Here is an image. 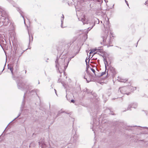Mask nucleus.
<instances>
[{
	"label": "nucleus",
	"instance_id": "2eb2a0df",
	"mask_svg": "<svg viewBox=\"0 0 148 148\" xmlns=\"http://www.w3.org/2000/svg\"><path fill=\"white\" fill-rule=\"evenodd\" d=\"M17 10L20 13V14H21V16H22V17H23V18H24V16H23L22 15V14H23V12H22L20 10V9L18 8L17 9Z\"/></svg>",
	"mask_w": 148,
	"mask_h": 148
},
{
	"label": "nucleus",
	"instance_id": "393cba45",
	"mask_svg": "<svg viewBox=\"0 0 148 148\" xmlns=\"http://www.w3.org/2000/svg\"><path fill=\"white\" fill-rule=\"evenodd\" d=\"M97 0L98 2H99V3L100 4L102 3V0Z\"/></svg>",
	"mask_w": 148,
	"mask_h": 148
},
{
	"label": "nucleus",
	"instance_id": "b1692460",
	"mask_svg": "<svg viewBox=\"0 0 148 148\" xmlns=\"http://www.w3.org/2000/svg\"><path fill=\"white\" fill-rule=\"evenodd\" d=\"M94 26V25H93L92 26V27L90 28H90L89 27L88 29V30H87V33H88V32L90 31L93 27V26Z\"/></svg>",
	"mask_w": 148,
	"mask_h": 148
},
{
	"label": "nucleus",
	"instance_id": "1a4fd4ad",
	"mask_svg": "<svg viewBox=\"0 0 148 148\" xmlns=\"http://www.w3.org/2000/svg\"><path fill=\"white\" fill-rule=\"evenodd\" d=\"M78 138V136L77 134H75L74 135L73 138H72L71 139V141H72L73 143L75 142Z\"/></svg>",
	"mask_w": 148,
	"mask_h": 148
},
{
	"label": "nucleus",
	"instance_id": "cd10ccee",
	"mask_svg": "<svg viewBox=\"0 0 148 148\" xmlns=\"http://www.w3.org/2000/svg\"><path fill=\"white\" fill-rule=\"evenodd\" d=\"M95 51V50H91L90 53V54H91V53H93V52H94V51Z\"/></svg>",
	"mask_w": 148,
	"mask_h": 148
},
{
	"label": "nucleus",
	"instance_id": "0eeeda50",
	"mask_svg": "<svg viewBox=\"0 0 148 148\" xmlns=\"http://www.w3.org/2000/svg\"><path fill=\"white\" fill-rule=\"evenodd\" d=\"M108 36V35L107 34H106L104 36H102L101 37V38L103 40L102 43L104 45V44H105L107 43V42L106 41V39H107Z\"/></svg>",
	"mask_w": 148,
	"mask_h": 148
},
{
	"label": "nucleus",
	"instance_id": "aec40b11",
	"mask_svg": "<svg viewBox=\"0 0 148 148\" xmlns=\"http://www.w3.org/2000/svg\"><path fill=\"white\" fill-rule=\"evenodd\" d=\"M106 71L105 72H102L100 75H98V76L97 75V76L101 77V76H103V75H104L106 74Z\"/></svg>",
	"mask_w": 148,
	"mask_h": 148
},
{
	"label": "nucleus",
	"instance_id": "9b49d317",
	"mask_svg": "<svg viewBox=\"0 0 148 148\" xmlns=\"http://www.w3.org/2000/svg\"><path fill=\"white\" fill-rule=\"evenodd\" d=\"M118 80L121 82L124 83H125L127 81V79H123L120 78H119Z\"/></svg>",
	"mask_w": 148,
	"mask_h": 148
},
{
	"label": "nucleus",
	"instance_id": "4c0bfd02",
	"mask_svg": "<svg viewBox=\"0 0 148 148\" xmlns=\"http://www.w3.org/2000/svg\"><path fill=\"white\" fill-rule=\"evenodd\" d=\"M89 61H90V60H88V64H89Z\"/></svg>",
	"mask_w": 148,
	"mask_h": 148
},
{
	"label": "nucleus",
	"instance_id": "f704fd0d",
	"mask_svg": "<svg viewBox=\"0 0 148 148\" xmlns=\"http://www.w3.org/2000/svg\"><path fill=\"white\" fill-rule=\"evenodd\" d=\"M54 90H55V93H56V95H57V93H56V90L55 89H54Z\"/></svg>",
	"mask_w": 148,
	"mask_h": 148
},
{
	"label": "nucleus",
	"instance_id": "e433bc0d",
	"mask_svg": "<svg viewBox=\"0 0 148 148\" xmlns=\"http://www.w3.org/2000/svg\"><path fill=\"white\" fill-rule=\"evenodd\" d=\"M98 23H97V24H98L99 23V20H98Z\"/></svg>",
	"mask_w": 148,
	"mask_h": 148
},
{
	"label": "nucleus",
	"instance_id": "7c9ffc66",
	"mask_svg": "<svg viewBox=\"0 0 148 148\" xmlns=\"http://www.w3.org/2000/svg\"><path fill=\"white\" fill-rule=\"evenodd\" d=\"M71 102H73V103H74V102H75V101L74 100H73V99H72V100H71Z\"/></svg>",
	"mask_w": 148,
	"mask_h": 148
},
{
	"label": "nucleus",
	"instance_id": "5701e85b",
	"mask_svg": "<svg viewBox=\"0 0 148 148\" xmlns=\"http://www.w3.org/2000/svg\"><path fill=\"white\" fill-rule=\"evenodd\" d=\"M145 129L148 130V127H141L140 129L141 130H142Z\"/></svg>",
	"mask_w": 148,
	"mask_h": 148
},
{
	"label": "nucleus",
	"instance_id": "2f4dec72",
	"mask_svg": "<svg viewBox=\"0 0 148 148\" xmlns=\"http://www.w3.org/2000/svg\"><path fill=\"white\" fill-rule=\"evenodd\" d=\"M87 58H86V60H85V62H86V65H88V62H87Z\"/></svg>",
	"mask_w": 148,
	"mask_h": 148
},
{
	"label": "nucleus",
	"instance_id": "c85d7f7f",
	"mask_svg": "<svg viewBox=\"0 0 148 148\" xmlns=\"http://www.w3.org/2000/svg\"><path fill=\"white\" fill-rule=\"evenodd\" d=\"M84 78L85 79H86V81H87V82L88 83L89 82H90V81L88 80H87V79L85 77H84Z\"/></svg>",
	"mask_w": 148,
	"mask_h": 148
},
{
	"label": "nucleus",
	"instance_id": "dca6fc26",
	"mask_svg": "<svg viewBox=\"0 0 148 148\" xmlns=\"http://www.w3.org/2000/svg\"><path fill=\"white\" fill-rule=\"evenodd\" d=\"M28 34L29 36V42H30V41H32L33 40V36H31L30 37V34L29 32H28Z\"/></svg>",
	"mask_w": 148,
	"mask_h": 148
},
{
	"label": "nucleus",
	"instance_id": "a211bd4d",
	"mask_svg": "<svg viewBox=\"0 0 148 148\" xmlns=\"http://www.w3.org/2000/svg\"><path fill=\"white\" fill-rule=\"evenodd\" d=\"M103 61L104 63V64H105L106 68V64H108L107 60L105 58H103Z\"/></svg>",
	"mask_w": 148,
	"mask_h": 148
},
{
	"label": "nucleus",
	"instance_id": "f3484780",
	"mask_svg": "<svg viewBox=\"0 0 148 148\" xmlns=\"http://www.w3.org/2000/svg\"><path fill=\"white\" fill-rule=\"evenodd\" d=\"M61 18H62V19L61 20V27H62V23L63 22V20L64 19V16L63 14L62 15V16H61Z\"/></svg>",
	"mask_w": 148,
	"mask_h": 148
},
{
	"label": "nucleus",
	"instance_id": "7ed1b4c3",
	"mask_svg": "<svg viewBox=\"0 0 148 148\" xmlns=\"http://www.w3.org/2000/svg\"><path fill=\"white\" fill-rule=\"evenodd\" d=\"M1 20L3 23V25L4 26H7L10 22L8 17L1 18Z\"/></svg>",
	"mask_w": 148,
	"mask_h": 148
},
{
	"label": "nucleus",
	"instance_id": "f257e3e1",
	"mask_svg": "<svg viewBox=\"0 0 148 148\" xmlns=\"http://www.w3.org/2000/svg\"><path fill=\"white\" fill-rule=\"evenodd\" d=\"M133 87L131 86H125L120 88L119 91L123 94L129 95L130 92L132 91V90Z\"/></svg>",
	"mask_w": 148,
	"mask_h": 148
},
{
	"label": "nucleus",
	"instance_id": "c756f323",
	"mask_svg": "<svg viewBox=\"0 0 148 148\" xmlns=\"http://www.w3.org/2000/svg\"><path fill=\"white\" fill-rule=\"evenodd\" d=\"M125 3H126L127 5V6H129V4H128V3L127 1L126 0H125Z\"/></svg>",
	"mask_w": 148,
	"mask_h": 148
},
{
	"label": "nucleus",
	"instance_id": "6e6552de",
	"mask_svg": "<svg viewBox=\"0 0 148 148\" xmlns=\"http://www.w3.org/2000/svg\"><path fill=\"white\" fill-rule=\"evenodd\" d=\"M83 17V18H82L81 19V21L83 22V24H88V19H86L85 18L84 16Z\"/></svg>",
	"mask_w": 148,
	"mask_h": 148
},
{
	"label": "nucleus",
	"instance_id": "9d476101",
	"mask_svg": "<svg viewBox=\"0 0 148 148\" xmlns=\"http://www.w3.org/2000/svg\"><path fill=\"white\" fill-rule=\"evenodd\" d=\"M63 113H65L66 114H68L66 112L63 111L62 110V109L60 110L59 111V112L57 115L56 117H57L58 116H60V114Z\"/></svg>",
	"mask_w": 148,
	"mask_h": 148
},
{
	"label": "nucleus",
	"instance_id": "58836bf2",
	"mask_svg": "<svg viewBox=\"0 0 148 148\" xmlns=\"http://www.w3.org/2000/svg\"><path fill=\"white\" fill-rule=\"evenodd\" d=\"M134 88H135V90H136V88L135 87Z\"/></svg>",
	"mask_w": 148,
	"mask_h": 148
},
{
	"label": "nucleus",
	"instance_id": "a878e982",
	"mask_svg": "<svg viewBox=\"0 0 148 148\" xmlns=\"http://www.w3.org/2000/svg\"><path fill=\"white\" fill-rule=\"evenodd\" d=\"M132 107V106L131 105H129L128 107V108H127V110H129L130 109V108H131Z\"/></svg>",
	"mask_w": 148,
	"mask_h": 148
},
{
	"label": "nucleus",
	"instance_id": "72a5a7b5",
	"mask_svg": "<svg viewBox=\"0 0 148 148\" xmlns=\"http://www.w3.org/2000/svg\"><path fill=\"white\" fill-rule=\"evenodd\" d=\"M62 62H64V60H64H64L62 59Z\"/></svg>",
	"mask_w": 148,
	"mask_h": 148
},
{
	"label": "nucleus",
	"instance_id": "20e7f679",
	"mask_svg": "<svg viewBox=\"0 0 148 148\" xmlns=\"http://www.w3.org/2000/svg\"><path fill=\"white\" fill-rule=\"evenodd\" d=\"M0 15L2 17H8V15L5 11L3 9L0 7Z\"/></svg>",
	"mask_w": 148,
	"mask_h": 148
},
{
	"label": "nucleus",
	"instance_id": "f03ea898",
	"mask_svg": "<svg viewBox=\"0 0 148 148\" xmlns=\"http://www.w3.org/2000/svg\"><path fill=\"white\" fill-rule=\"evenodd\" d=\"M58 58L57 57L56 61H55V63H56V67L57 68H58V71H57L58 72H59L60 73H61L62 72V71H63V69H62V70H60V69H61V67L62 66V67H64V69H66L67 66H64V64H62L61 63H58Z\"/></svg>",
	"mask_w": 148,
	"mask_h": 148
},
{
	"label": "nucleus",
	"instance_id": "ddd939ff",
	"mask_svg": "<svg viewBox=\"0 0 148 148\" xmlns=\"http://www.w3.org/2000/svg\"><path fill=\"white\" fill-rule=\"evenodd\" d=\"M97 51L96 53L98 52H100V53H102L103 51V50L102 49H96Z\"/></svg>",
	"mask_w": 148,
	"mask_h": 148
},
{
	"label": "nucleus",
	"instance_id": "4468645a",
	"mask_svg": "<svg viewBox=\"0 0 148 148\" xmlns=\"http://www.w3.org/2000/svg\"><path fill=\"white\" fill-rule=\"evenodd\" d=\"M107 43H108V47H110V46H112V45H111V44H112V42L111 40V39H110V38L109 39V41Z\"/></svg>",
	"mask_w": 148,
	"mask_h": 148
},
{
	"label": "nucleus",
	"instance_id": "f8f14e48",
	"mask_svg": "<svg viewBox=\"0 0 148 148\" xmlns=\"http://www.w3.org/2000/svg\"><path fill=\"white\" fill-rule=\"evenodd\" d=\"M30 94L32 95H37L36 91V90H33L30 91Z\"/></svg>",
	"mask_w": 148,
	"mask_h": 148
},
{
	"label": "nucleus",
	"instance_id": "473e14b6",
	"mask_svg": "<svg viewBox=\"0 0 148 148\" xmlns=\"http://www.w3.org/2000/svg\"><path fill=\"white\" fill-rule=\"evenodd\" d=\"M25 94H24V95L23 96V101H24V98H25Z\"/></svg>",
	"mask_w": 148,
	"mask_h": 148
},
{
	"label": "nucleus",
	"instance_id": "39448f33",
	"mask_svg": "<svg viewBox=\"0 0 148 148\" xmlns=\"http://www.w3.org/2000/svg\"><path fill=\"white\" fill-rule=\"evenodd\" d=\"M18 88L21 90H23L25 89V84L22 82L18 83L17 82Z\"/></svg>",
	"mask_w": 148,
	"mask_h": 148
},
{
	"label": "nucleus",
	"instance_id": "6ab92c4d",
	"mask_svg": "<svg viewBox=\"0 0 148 148\" xmlns=\"http://www.w3.org/2000/svg\"><path fill=\"white\" fill-rule=\"evenodd\" d=\"M8 69H9L10 70L12 74L13 75V68L11 66H9L8 67Z\"/></svg>",
	"mask_w": 148,
	"mask_h": 148
},
{
	"label": "nucleus",
	"instance_id": "a19ab883",
	"mask_svg": "<svg viewBox=\"0 0 148 148\" xmlns=\"http://www.w3.org/2000/svg\"><path fill=\"white\" fill-rule=\"evenodd\" d=\"M138 42H137V44H138Z\"/></svg>",
	"mask_w": 148,
	"mask_h": 148
},
{
	"label": "nucleus",
	"instance_id": "bb28decb",
	"mask_svg": "<svg viewBox=\"0 0 148 148\" xmlns=\"http://www.w3.org/2000/svg\"><path fill=\"white\" fill-rule=\"evenodd\" d=\"M21 113H19L18 114V116H17V117L16 118H15L13 121H12L11 122H12V121H14V120H15L18 117H19V116H20L21 115Z\"/></svg>",
	"mask_w": 148,
	"mask_h": 148
},
{
	"label": "nucleus",
	"instance_id": "4be33fe9",
	"mask_svg": "<svg viewBox=\"0 0 148 148\" xmlns=\"http://www.w3.org/2000/svg\"><path fill=\"white\" fill-rule=\"evenodd\" d=\"M90 69L93 72V73L94 74L95 76H97V75H96V74L95 73V70L93 69L92 68H91Z\"/></svg>",
	"mask_w": 148,
	"mask_h": 148
},
{
	"label": "nucleus",
	"instance_id": "ea45409f",
	"mask_svg": "<svg viewBox=\"0 0 148 148\" xmlns=\"http://www.w3.org/2000/svg\"><path fill=\"white\" fill-rule=\"evenodd\" d=\"M24 19V23H25V19Z\"/></svg>",
	"mask_w": 148,
	"mask_h": 148
},
{
	"label": "nucleus",
	"instance_id": "c9c22d12",
	"mask_svg": "<svg viewBox=\"0 0 148 148\" xmlns=\"http://www.w3.org/2000/svg\"><path fill=\"white\" fill-rule=\"evenodd\" d=\"M40 84V82L39 81H38V84Z\"/></svg>",
	"mask_w": 148,
	"mask_h": 148
},
{
	"label": "nucleus",
	"instance_id": "423d86ee",
	"mask_svg": "<svg viewBox=\"0 0 148 148\" xmlns=\"http://www.w3.org/2000/svg\"><path fill=\"white\" fill-rule=\"evenodd\" d=\"M99 124V122L97 121H96L95 119L93 120V127H92V130L94 131V130L95 129V127L97 126Z\"/></svg>",
	"mask_w": 148,
	"mask_h": 148
},
{
	"label": "nucleus",
	"instance_id": "79ce46f5",
	"mask_svg": "<svg viewBox=\"0 0 148 148\" xmlns=\"http://www.w3.org/2000/svg\"><path fill=\"white\" fill-rule=\"evenodd\" d=\"M4 68L3 69V70H4Z\"/></svg>",
	"mask_w": 148,
	"mask_h": 148
},
{
	"label": "nucleus",
	"instance_id": "412c9836",
	"mask_svg": "<svg viewBox=\"0 0 148 148\" xmlns=\"http://www.w3.org/2000/svg\"><path fill=\"white\" fill-rule=\"evenodd\" d=\"M137 106V103H134L133 104V105H132V107L134 108H136Z\"/></svg>",
	"mask_w": 148,
	"mask_h": 148
}]
</instances>
